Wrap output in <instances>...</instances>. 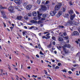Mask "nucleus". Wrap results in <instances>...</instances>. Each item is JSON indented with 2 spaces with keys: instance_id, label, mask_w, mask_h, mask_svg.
<instances>
[{
  "instance_id": "f257e3e1",
  "label": "nucleus",
  "mask_w": 80,
  "mask_h": 80,
  "mask_svg": "<svg viewBox=\"0 0 80 80\" xmlns=\"http://www.w3.org/2000/svg\"><path fill=\"white\" fill-rule=\"evenodd\" d=\"M68 44H65L62 47V48L63 49V51L65 52V54H67V53H69V50H67L66 48H67Z\"/></svg>"
},
{
  "instance_id": "f03ea898",
  "label": "nucleus",
  "mask_w": 80,
  "mask_h": 80,
  "mask_svg": "<svg viewBox=\"0 0 80 80\" xmlns=\"http://www.w3.org/2000/svg\"><path fill=\"white\" fill-rule=\"evenodd\" d=\"M62 2H59L58 4L55 7V11L58 10L61 8L62 4Z\"/></svg>"
},
{
  "instance_id": "7ed1b4c3",
  "label": "nucleus",
  "mask_w": 80,
  "mask_h": 80,
  "mask_svg": "<svg viewBox=\"0 0 80 80\" xmlns=\"http://www.w3.org/2000/svg\"><path fill=\"white\" fill-rule=\"evenodd\" d=\"M8 10L11 13H14L15 12L13 10V7L11 5L8 8Z\"/></svg>"
},
{
  "instance_id": "20e7f679",
  "label": "nucleus",
  "mask_w": 80,
  "mask_h": 80,
  "mask_svg": "<svg viewBox=\"0 0 80 80\" xmlns=\"http://www.w3.org/2000/svg\"><path fill=\"white\" fill-rule=\"evenodd\" d=\"M41 10L42 11H46L47 9V8L45 5H41Z\"/></svg>"
},
{
  "instance_id": "39448f33",
  "label": "nucleus",
  "mask_w": 80,
  "mask_h": 80,
  "mask_svg": "<svg viewBox=\"0 0 80 80\" xmlns=\"http://www.w3.org/2000/svg\"><path fill=\"white\" fill-rule=\"evenodd\" d=\"M50 15H51L52 17H54V16L55 15V14L57 13V11L54 10L53 11L50 12Z\"/></svg>"
},
{
  "instance_id": "423d86ee",
  "label": "nucleus",
  "mask_w": 80,
  "mask_h": 80,
  "mask_svg": "<svg viewBox=\"0 0 80 80\" xmlns=\"http://www.w3.org/2000/svg\"><path fill=\"white\" fill-rule=\"evenodd\" d=\"M79 33L77 31H74L73 32V34H72V36H78Z\"/></svg>"
},
{
  "instance_id": "0eeeda50",
  "label": "nucleus",
  "mask_w": 80,
  "mask_h": 80,
  "mask_svg": "<svg viewBox=\"0 0 80 80\" xmlns=\"http://www.w3.org/2000/svg\"><path fill=\"white\" fill-rule=\"evenodd\" d=\"M14 2L17 5L21 4V1L20 0H14Z\"/></svg>"
},
{
  "instance_id": "6e6552de",
  "label": "nucleus",
  "mask_w": 80,
  "mask_h": 80,
  "mask_svg": "<svg viewBox=\"0 0 80 80\" xmlns=\"http://www.w3.org/2000/svg\"><path fill=\"white\" fill-rule=\"evenodd\" d=\"M75 16H76V15L75 14H74L73 15H72V14H71L70 17L71 20H73L74 19V18L75 17Z\"/></svg>"
},
{
  "instance_id": "1a4fd4ad",
  "label": "nucleus",
  "mask_w": 80,
  "mask_h": 80,
  "mask_svg": "<svg viewBox=\"0 0 80 80\" xmlns=\"http://www.w3.org/2000/svg\"><path fill=\"white\" fill-rule=\"evenodd\" d=\"M62 12L61 11H60L58 12V14H57L56 15V17H58H58H60V16H61V15H62Z\"/></svg>"
},
{
  "instance_id": "9d476101",
  "label": "nucleus",
  "mask_w": 80,
  "mask_h": 80,
  "mask_svg": "<svg viewBox=\"0 0 80 80\" xmlns=\"http://www.w3.org/2000/svg\"><path fill=\"white\" fill-rule=\"evenodd\" d=\"M32 6L31 5H28L26 7V8L28 10H30V9L32 8Z\"/></svg>"
},
{
  "instance_id": "9b49d317",
  "label": "nucleus",
  "mask_w": 80,
  "mask_h": 80,
  "mask_svg": "<svg viewBox=\"0 0 80 80\" xmlns=\"http://www.w3.org/2000/svg\"><path fill=\"white\" fill-rule=\"evenodd\" d=\"M37 15V13L35 11L32 12V16L34 17H36Z\"/></svg>"
},
{
  "instance_id": "f8f14e48",
  "label": "nucleus",
  "mask_w": 80,
  "mask_h": 80,
  "mask_svg": "<svg viewBox=\"0 0 80 80\" xmlns=\"http://www.w3.org/2000/svg\"><path fill=\"white\" fill-rule=\"evenodd\" d=\"M22 18V16H18L16 18L17 20H20Z\"/></svg>"
},
{
  "instance_id": "ddd939ff",
  "label": "nucleus",
  "mask_w": 80,
  "mask_h": 80,
  "mask_svg": "<svg viewBox=\"0 0 80 80\" xmlns=\"http://www.w3.org/2000/svg\"><path fill=\"white\" fill-rule=\"evenodd\" d=\"M3 10V9H7V8L5 7H3L2 6L0 5V11L1 10V9Z\"/></svg>"
},
{
  "instance_id": "4468645a",
  "label": "nucleus",
  "mask_w": 80,
  "mask_h": 80,
  "mask_svg": "<svg viewBox=\"0 0 80 80\" xmlns=\"http://www.w3.org/2000/svg\"><path fill=\"white\" fill-rule=\"evenodd\" d=\"M31 23H36L37 24V21H34V20H31L30 21Z\"/></svg>"
},
{
  "instance_id": "2eb2a0df",
  "label": "nucleus",
  "mask_w": 80,
  "mask_h": 80,
  "mask_svg": "<svg viewBox=\"0 0 80 80\" xmlns=\"http://www.w3.org/2000/svg\"><path fill=\"white\" fill-rule=\"evenodd\" d=\"M58 40L59 42H62V41H63V38L62 37H59Z\"/></svg>"
},
{
  "instance_id": "dca6fc26",
  "label": "nucleus",
  "mask_w": 80,
  "mask_h": 80,
  "mask_svg": "<svg viewBox=\"0 0 80 80\" xmlns=\"http://www.w3.org/2000/svg\"><path fill=\"white\" fill-rule=\"evenodd\" d=\"M68 24H70V25H72L73 22L72 21L70 20H68Z\"/></svg>"
},
{
  "instance_id": "f3484780",
  "label": "nucleus",
  "mask_w": 80,
  "mask_h": 80,
  "mask_svg": "<svg viewBox=\"0 0 80 80\" xmlns=\"http://www.w3.org/2000/svg\"><path fill=\"white\" fill-rule=\"evenodd\" d=\"M39 11H38L37 12V13H38V15L39 14H40V12L41 13L42 12V9H41V8H39L38 9Z\"/></svg>"
},
{
  "instance_id": "a211bd4d",
  "label": "nucleus",
  "mask_w": 80,
  "mask_h": 80,
  "mask_svg": "<svg viewBox=\"0 0 80 80\" xmlns=\"http://www.w3.org/2000/svg\"><path fill=\"white\" fill-rule=\"evenodd\" d=\"M64 27V26L60 25H59L58 27V28H59V29H61V28H63Z\"/></svg>"
},
{
  "instance_id": "6ab92c4d",
  "label": "nucleus",
  "mask_w": 80,
  "mask_h": 80,
  "mask_svg": "<svg viewBox=\"0 0 80 80\" xmlns=\"http://www.w3.org/2000/svg\"><path fill=\"white\" fill-rule=\"evenodd\" d=\"M68 13L69 14L72 15V14H73V11L72 10H71L68 12Z\"/></svg>"
},
{
  "instance_id": "aec40b11",
  "label": "nucleus",
  "mask_w": 80,
  "mask_h": 80,
  "mask_svg": "<svg viewBox=\"0 0 80 80\" xmlns=\"http://www.w3.org/2000/svg\"><path fill=\"white\" fill-rule=\"evenodd\" d=\"M63 38H64V40H68L69 39V37H68V36H67V37H63Z\"/></svg>"
},
{
  "instance_id": "412c9836",
  "label": "nucleus",
  "mask_w": 80,
  "mask_h": 80,
  "mask_svg": "<svg viewBox=\"0 0 80 80\" xmlns=\"http://www.w3.org/2000/svg\"><path fill=\"white\" fill-rule=\"evenodd\" d=\"M37 3L38 5H40L41 3V0H37Z\"/></svg>"
},
{
  "instance_id": "4be33fe9",
  "label": "nucleus",
  "mask_w": 80,
  "mask_h": 80,
  "mask_svg": "<svg viewBox=\"0 0 80 80\" xmlns=\"http://www.w3.org/2000/svg\"><path fill=\"white\" fill-rule=\"evenodd\" d=\"M22 33L23 36H25V35H27V34H26L27 33V31H23Z\"/></svg>"
},
{
  "instance_id": "5701e85b",
  "label": "nucleus",
  "mask_w": 80,
  "mask_h": 80,
  "mask_svg": "<svg viewBox=\"0 0 80 80\" xmlns=\"http://www.w3.org/2000/svg\"><path fill=\"white\" fill-rule=\"evenodd\" d=\"M28 3V2L26 1L25 2H24L23 4V6H24V7H25V6H26V5H27V3Z\"/></svg>"
},
{
  "instance_id": "b1692460",
  "label": "nucleus",
  "mask_w": 80,
  "mask_h": 80,
  "mask_svg": "<svg viewBox=\"0 0 80 80\" xmlns=\"http://www.w3.org/2000/svg\"><path fill=\"white\" fill-rule=\"evenodd\" d=\"M68 16H69V14H65L64 17L65 18H68Z\"/></svg>"
},
{
  "instance_id": "393cba45",
  "label": "nucleus",
  "mask_w": 80,
  "mask_h": 80,
  "mask_svg": "<svg viewBox=\"0 0 80 80\" xmlns=\"http://www.w3.org/2000/svg\"><path fill=\"white\" fill-rule=\"evenodd\" d=\"M42 17L43 18H46L47 17V14H44L42 15Z\"/></svg>"
},
{
  "instance_id": "a878e982",
  "label": "nucleus",
  "mask_w": 80,
  "mask_h": 80,
  "mask_svg": "<svg viewBox=\"0 0 80 80\" xmlns=\"http://www.w3.org/2000/svg\"><path fill=\"white\" fill-rule=\"evenodd\" d=\"M52 42H51L50 43L49 45H48V46H47L48 48H51V46H52Z\"/></svg>"
},
{
  "instance_id": "bb28decb",
  "label": "nucleus",
  "mask_w": 80,
  "mask_h": 80,
  "mask_svg": "<svg viewBox=\"0 0 80 80\" xmlns=\"http://www.w3.org/2000/svg\"><path fill=\"white\" fill-rule=\"evenodd\" d=\"M30 32L28 31H26V33L27 34V35H30Z\"/></svg>"
},
{
  "instance_id": "cd10ccee",
  "label": "nucleus",
  "mask_w": 80,
  "mask_h": 80,
  "mask_svg": "<svg viewBox=\"0 0 80 80\" xmlns=\"http://www.w3.org/2000/svg\"><path fill=\"white\" fill-rule=\"evenodd\" d=\"M24 18L25 19V20H28V18L27 16H25L24 17Z\"/></svg>"
},
{
  "instance_id": "c85d7f7f",
  "label": "nucleus",
  "mask_w": 80,
  "mask_h": 80,
  "mask_svg": "<svg viewBox=\"0 0 80 80\" xmlns=\"http://www.w3.org/2000/svg\"><path fill=\"white\" fill-rule=\"evenodd\" d=\"M48 3H50V1H47L45 3V5H47V4H48Z\"/></svg>"
},
{
  "instance_id": "c756f323",
  "label": "nucleus",
  "mask_w": 80,
  "mask_h": 80,
  "mask_svg": "<svg viewBox=\"0 0 80 80\" xmlns=\"http://www.w3.org/2000/svg\"><path fill=\"white\" fill-rule=\"evenodd\" d=\"M15 8L16 9H17V10H18V11H21V10L18 9H19V8H18V7H17V6H16L15 7Z\"/></svg>"
},
{
  "instance_id": "7c9ffc66",
  "label": "nucleus",
  "mask_w": 80,
  "mask_h": 80,
  "mask_svg": "<svg viewBox=\"0 0 80 80\" xmlns=\"http://www.w3.org/2000/svg\"><path fill=\"white\" fill-rule=\"evenodd\" d=\"M2 17L4 18H7V16H6L5 14H4L2 15Z\"/></svg>"
},
{
  "instance_id": "2f4dec72",
  "label": "nucleus",
  "mask_w": 80,
  "mask_h": 80,
  "mask_svg": "<svg viewBox=\"0 0 80 80\" xmlns=\"http://www.w3.org/2000/svg\"><path fill=\"white\" fill-rule=\"evenodd\" d=\"M52 38L53 40H56V38L54 36H52Z\"/></svg>"
},
{
  "instance_id": "473e14b6",
  "label": "nucleus",
  "mask_w": 80,
  "mask_h": 80,
  "mask_svg": "<svg viewBox=\"0 0 80 80\" xmlns=\"http://www.w3.org/2000/svg\"><path fill=\"white\" fill-rule=\"evenodd\" d=\"M33 20H38V17H34L33 18Z\"/></svg>"
},
{
  "instance_id": "72a5a7b5",
  "label": "nucleus",
  "mask_w": 80,
  "mask_h": 80,
  "mask_svg": "<svg viewBox=\"0 0 80 80\" xmlns=\"http://www.w3.org/2000/svg\"><path fill=\"white\" fill-rule=\"evenodd\" d=\"M78 22H76V23H75V25H78L79 24V21L78 20Z\"/></svg>"
},
{
  "instance_id": "f704fd0d",
  "label": "nucleus",
  "mask_w": 80,
  "mask_h": 80,
  "mask_svg": "<svg viewBox=\"0 0 80 80\" xmlns=\"http://www.w3.org/2000/svg\"><path fill=\"white\" fill-rule=\"evenodd\" d=\"M57 48L58 49V50H61L60 49V48H62V47L59 46V47H58V46H57Z\"/></svg>"
},
{
  "instance_id": "c9c22d12",
  "label": "nucleus",
  "mask_w": 80,
  "mask_h": 80,
  "mask_svg": "<svg viewBox=\"0 0 80 80\" xmlns=\"http://www.w3.org/2000/svg\"><path fill=\"white\" fill-rule=\"evenodd\" d=\"M71 46V45L70 44H68L67 48H70Z\"/></svg>"
},
{
  "instance_id": "e433bc0d",
  "label": "nucleus",
  "mask_w": 80,
  "mask_h": 80,
  "mask_svg": "<svg viewBox=\"0 0 80 80\" xmlns=\"http://www.w3.org/2000/svg\"><path fill=\"white\" fill-rule=\"evenodd\" d=\"M34 30H38V28L37 27H35V26H34Z\"/></svg>"
},
{
  "instance_id": "4c0bfd02",
  "label": "nucleus",
  "mask_w": 80,
  "mask_h": 80,
  "mask_svg": "<svg viewBox=\"0 0 80 80\" xmlns=\"http://www.w3.org/2000/svg\"><path fill=\"white\" fill-rule=\"evenodd\" d=\"M34 28V26H31V27L29 28V30H32V28Z\"/></svg>"
},
{
  "instance_id": "58836bf2",
  "label": "nucleus",
  "mask_w": 80,
  "mask_h": 80,
  "mask_svg": "<svg viewBox=\"0 0 80 80\" xmlns=\"http://www.w3.org/2000/svg\"><path fill=\"white\" fill-rule=\"evenodd\" d=\"M63 35L64 36H66V35H67V34L66 33V32H65L63 33Z\"/></svg>"
},
{
  "instance_id": "ea45409f",
  "label": "nucleus",
  "mask_w": 80,
  "mask_h": 80,
  "mask_svg": "<svg viewBox=\"0 0 80 80\" xmlns=\"http://www.w3.org/2000/svg\"><path fill=\"white\" fill-rule=\"evenodd\" d=\"M72 24H73V25H75V23H76V22L75 21H72Z\"/></svg>"
},
{
  "instance_id": "a19ab883",
  "label": "nucleus",
  "mask_w": 80,
  "mask_h": 80,
  "mask_svg": "<svg viewBox=\"0 0 80 80\" xmlns=\"http://www.w3.org/2000/svg\"><path fill=\"white\" fill-rule=\"evenodd\" d=\"M59 68H60L58 66H56L55 68V69H59Z\"/></svg>"
},
{
  "instance_id": "79ce46f5",
  "label": "nucleus",
  "mask_w": 80,
  "mask_h": 80,
  "mask_svg": "<svg viewBox=\"0 0 80 80\" xmlns=\"http://www.w3.org/2000/svg\"><path fill=\"white\" fill-rule=\"evenodd\" d=\"M55 65L53 64L52 65V68L53 69H55Z\"/></svg>"
},
{
  "instance_id": "37998d69",
  "label": "nucleus",
  "mask_w": 80,
  "mask_h": 80,
  "mask_svg": "<svg viewBox=\"0 0 80 80\" xmlns=\"http://www.w3.org/2000/svg\"><path fill=\"white\" fill-rule=\"evenodd\" d=\"M40 55H44V54H43V52H42L41 51L40 52Z\"/></svg>"
},
{
  "instance_id": "c03bdc74",
  "label": "nucleus",
  "mask_w": 80,
  "mask_h": 80,
  "mask_svg": "<svg viewBox=\"0 0 80 80\" xmlns=\"http://www.w3.org/2000/svg\"><path fill=\"white\" fill-rule=\"evenodd\" d=\"M45 1H42V5H45Z\"/></svg>"
},
{
  "instance_id": "a18cd8bd",
  "label": "nucleus",
  "mask_w": 80,
  "mask_h": 80,
  "mask_svg": "<svg viewBox=\"0 0 80 80\" xmlns=\"http://www.w3.org/2000/svg\"><path fill=\"white\" fill-rule=\"evenodd\" d=\"M50 38V36H47V37H46V39H49Z\"/></svg>"
},
{
  "instance_id": "49530a36",
  "label": "nucleus",
  "mask_w": 80,
  "mask_h": 80,
  "mask_svg": "<svg viewBox=\"0 0 80 80\" xmlns=\"http://www.w3.org/2000/svg\"><path fill=\"white\" fill-rule=\"evenodd\" d=\"M73 66L74 67H77L78 66V64H76L74 65H73Z\"/></svg>"
},
{
  "instance_id": "de8ad7c7",
  "label": "nucleus",
  "mask_w": 80,
  "mask_h": 80,
  "mask_svg": "<svg viewBox=\"0 0 80 80\" xmlns=\"http://www.w3.org/2000/svg\"><path fill=\"white\" fill-rule=\"evenodd\" d=\"M44 71L45 72V74L46 75H47V74H48V72H47V70H44Z\"/></svg>"
},
{
  "instance_id": "09e8293b",
  "label": "nucleus",
  "mask_w": 80,
  "mask_h": 80,
  "mask_svg": "<svg viewBox=\"0 0 80 80\" xmlns=\"http://www.w3.org/2000/svg\"><path fill=\"white\" fill-rule=\"evenodd\" d=\"M38 48H39V49H40V48H41V46L40 45V44H38Z\"/></svg>"
},
{
  "instance_id": "8fccbe9b",
  "label": "nucleus",
  "mask_w": 80,
  "mask_h": 80,
  "mask_svg": "<svg viewBox=\"0 0 80 80\" xmlns=\"http://www.w3.org/2000/svg\"><path fill=\"white\" fill-rule=\"evenodd\" d=\"M62 65V63H60V62L58 63V66H60V65Z\"/></svg>"
},
{
  "instance_id": "3c124183",
  "label": "nucleus",
  "mask_w": 80,
  "mask_h": 80,
  "mask_svg": "<svg viewBox=\"0 0 80 80\" xmlns=\"http://www.w3.org/2000/svg\"><path fill=\"white\" fill-rule=\"evenodd\" d=\"M65 8H63L62 12H65Z\"/></svg>"
},
{
  "instance_id": "603ef678",
  "label": "nucleus",
  "mask_w": 80,
  "mask_h": 80,
  "mask_svg": "<svg viewBox=\"0 0 80 80\" xmlns=\"http://www.w3.org/2000/svg\"><path fill=\"white\" fill-rule=\"evenodd\" d=\"M45 18H42L41 19V20L42 21V20H45Z\"/></svg>"
},
{
  "instance_id": "864d4df0",
  "label": "nucleus",
  "mask_w": 80,
  "mask_h": 80,
  "mask_svg": "<svg viewBox=\"0 0 80 80\" xmlns=\"http://www.w3.org/2000/svg\"><path fill=\"white\" fill-rule=\"evenodd\" d=\"M47 78H49L50 80H52V78H50V77H47Z\"/></svg>"
},
{
  "instance_id": "5fc2aeb1",
  "label": "nucleus",
  "mask_w": 80,
  "mask_h": 80,
  "mask_svg": "<svg viewBox=\"0 0 80 80\" xmlns=\"http://www.w3.org/2000/svg\"><path fill=\"white\" fill-rule=\"evenodd\" d=\"M68 73L69 74H72V72L70 71H68Z\"/></svg>"
},
{
  "instance_id": "6e6d98bb",
  "label": "nucleus",
  "mask_w": 80,
  "mask_h": 80,
  "mask_svg": "<svg viewBox=\"0 0 80 80\" xmlns=\"http://www.w3.org/2000/svg\"><path fill=\"white\" fill-rule=\"evenodd\" d=\"M62 72H67V71L66 70V69H64L62 70Z\"/></svg>"
},
{
  "instance_id": "4d7b16f0",
  "label": "nucleus",
  "mask_w": 80,
  "mask_h": 80,
  "mask_svg": "<svg viewBox=\"0 0 80 80\" xmlns=\"http://www.w3.org/2000/svg\"><path fill=\"white\" fill-rule=\"evenodd\" d=\"M38 19L39 20L41 18V17L40 16H39L38 15Z\"/></svg>"
},
{
  "instance_id": "13d9d810",
  "label": "nucleus",
  "mask_w": 80,
  "mask_h": 80,
  "mask_svg": "<svg viewBox=\"0 0 80 80\" xmlns=\"http://www.w3.org/2000/svg\"><path fill=\"white\" fill-rule=\"evenodd\" d=\"M52 45H55V42L53 41L52 42Z\"/></svg>"
},
{
  "instance_id": "bf43d9fd",
  "label": "nucleus",
  "mask_w": 80,
  "mask_h": 80,
  "mask_svg": "<svg viewBox=\"0 0 80 80\" xmlns=\"http://www.w3.org/2000/svg\"><path fill=\"white\" fill-rule=\"evenodd\" d=\"M32 77H35V78H37V75L35 76V75H33Z\"/></svg>"
},
{
  "instance_id": "052dcab7",
  "label": "nucleus",
  "mask_w": 80,
  "mask_h": 80,
  "mask_svg": "<svg viewBox=\"0 0 80 80\" xmlns=\"http://www.w3.org/2000/svg\"><path fill=\"white\" fill-rule=\"evenodd\" d=\"M78 31L79 32V33H80V26L79 27V28L78 29Z\"/></svg>"
},
{
  "instance_id": "680f3d73",
  "label": "nucleus",
  "mask_w": 80,
  "mask_h": 80,
  "mask_svg": "<svg viewBox=\"0 0 80 80\" xmlns=\"http://www.w3.org/2000/svg\"><path fill=\"white\" fill-rule=\"evenodd\" d=\"M36 56L37 57V58H40V56H39V55H38V54L36 55Z\"/></svg>"
},
{
  "instance_id": "e2e57ef3",
  "label": "nucleus",
  "mask_w": 80,
  "mask_h": 80,
  "mask_svg": "<svg viewBox=\"0 0 80 80\" xmlns=\"http://www.w3.org/2000/svg\"><path fill=\"white\" fill-rule=\"evenodd\" d=\"M46 37L45 36H43L42 37V38H45L46 39Z\"/></svg>"
},
{
  "instance_id": "0e129e2a",
  "label": "nucleus",
  "mask_w": 80,
  "mask_h": 80,
  "mask_svg": "<svg viewBox=\"0 0 80 80\" xmlns=\"http://www.w3.org/2000/svg\"><path fill=\"white\" fill-rule=\"evenodd\" d=\"M28 16L29 17H31L32 16V14L31 13V14H29L28 15Z\"/></svg>"
},
{
  "instance_id": "69168bd1",
  "label": "nucleus",
  "mask_w": 80,
  "mask_h": 80,
  "mask_svg": "<svg viewBox=\"0 0 80 80\" xmlns=\"http://www.w3.org/2000/svg\"><path fill=\"white\" fill-rule=\"evenodd\" d=\"M3 24L4 25V27H6V24H5L4 22H3Z\"/></svg>"
},
{
  "instance_id": "338daca9",
  "label": "nucleus",
  "mask_w": 80,
  "mask_h": 80,
  "mask_svg": "<svg viewBox=\"0 0 80 80\" xmlns=\"http://www.w3.org/2000/svg\"><path fill=\"white\" fill-rule=\"evenodd\" d=\"M24 28H25V29H27V28H27V26H24Z\"/></svg>"
},
{
  "instance_id": "774afa93",
  "label": "nucleus",
  "mask_w": 80,
  "mask_h": 80,
  "mask_svg": "<svg viewBox=\"0 0 80 80\" xmlns=\"http://www.w3.org/2000/svg\"><path fill=\"white\" fill-rule=\"evenodd\" d=\"M75 42H76L77 44H78L79 43V42H78L77 41H75Z\"/></svg>"
}]
</instances>
